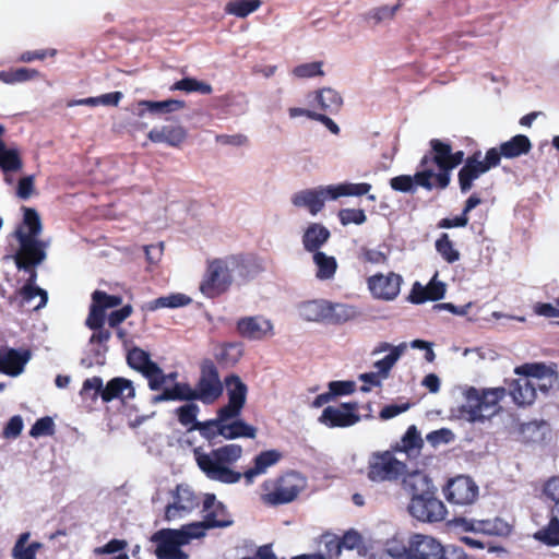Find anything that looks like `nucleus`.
<instances>
[{"label": "nucleus", "mask_w": 559, "mask_h": 559, "mask_svg": "<svg viewBox=\"0 0 559 559\" xmlns=\"http://www.w3.org/2000/svg\"><path fill=\"white\" fill-rule=\"evenodd\" d=\"M23 212V222L14 231V237L20 243L14 262L17 269H31L45 260L46 243L38 239L43 225L37 211L24 206Z\"/></svg>", "instance_id": "nucleus-1"}, {"label": "nucleus", "mask_w": 559, "mask_h": 559, "mask_svg": "<svg viewBox=\"0 0 559 559\" xmlns=\"http://www.w3.org/2000/svg\"><path fill=\"white\" fill-rule=\"evenodd\" d=\"M193 454L199 468L212 480L236 484L242 477L241 473L228 467L242 455V448L239 444H225L212 450L211 453H204L201 448H195Z\"/></svg>", "instance_id": "nucleus-2"}, {"label": "nucleus", "mask_w": 559, "mask_h": 559, "mask_svg": "<svg viewBox=\"0 0 559 559\" xmlns=\"http://www.w3.org/2000/svg\"><path fill=\"white\" fill-rule=\"evenodd\" d=\"M198 526L190 524L182 525L180 528H162L151 536V542L155 544L154 554L157 559H189V555L181 549L192 539L200 538Z\"/></svg>", "instance_id": "nucleus-3"}, {"label": "nucleus", "mask_w": 559, "mask_h": 559, "mask_svg": "<svg viewBox=\"0 0 559 559\" xmlns=\"http://www.w3.org/2000/svg\"><path fill=\"white\" fill-rule=\"evenodd\" d=\"M385 552L393 559H441L442 545L429 535L415 533L407 544L396 537L388 540Z\"/></svg>", "instance_id": "nucleus-4"}, {"label": "nucleus", "mask_w": 559, "mask_h": 559, "mask_svg": "<svg viewBox=\"0 0 559 559\" xmlns=\"http://www.w3.org/2000/svg\"><path fill=\"white\" fill-rule=\"evenodd\" d=\"M305 487L306 478L298 472L289 471L262 484L261 500L271 507L287 504L296 500Z\"/></svg>", "instance_id": "nucleus-5"}, {"label": "nucleus", "mask_w": 559, "mask_h": 559, "mask_svg": "<svg viewBox=\"0 0 559 559\" xmlns=\"http://www.w3.org/2000/svg\"><path fill=\"white\" fill-rule=\"evenodd\" d=\"M80 395L82 400L90 399L92 402H95L100 396L103 402L109 403L116 399L122 401L133 400L135 397V390L133 382L127 378H112L104 386L103 379L95 376L84 380Z\"/></svg>", "instance_id": "nucleus-6"}, {"label": "nucleus", "mask_w": 559, "mask_h": 559, "mask_svg": "<svg viewBox=\"0 0 559 559\" xmlns=\"http://www.w3.org/2000/svg\"><path fill=\"white\" fill-rule=\"evenodd\" d=\"M406 472V463L395 457L389 449L372 452L367 462L366 475L371 483H397Z\"/></svg>", "instance_id": "nucleus-7"}, {"label": "nucleus", "mask_w": 559, "mask_h": 559, "mask_svg": "<svg viewBox=\"0 0 559 559\" xmlns=\"http://www.w3.org/2000/svg\"><path fill=\"white\" fill-rule=\"evenodd\" d=\"M503 386L478 390L469 386L465 391L468 404V419L471 421L484 420L496 413L499 402L506 396Z\"/></svg>", "instance_id": "nucleus-8"}, {"label": "nucleus", "mask_w": 559, "mask_h": 559, "mask_svg": "<svg viewBox=\"0 0 559 559\" xmlns=\"http://www.w3.org/2000/svg\"><path fill=\"white\" fill-rule=\"evenodd\" d=\"M233 282L234 276L224 258H215L207 260L199 289L206 298L214 299L227 293Z\"/></svg>", "instance_id": "nucleus-9"}, {"label": "nucleus", "mask_w": 559, "mask_h": 559, "mask_svg": "<svg viewBox=\"0 0 559 559\" xmlns=\"http://www.w3.org/2000/svg\"><path fill=\"white\" fill-rule=\"evenodd\" d=\"M429 146L430 151L421 157L419 167L423 169L431 168L430 166L435 164L439 168V173L436 174L433 171V185L436 188L443 190L448 188L451 181V175L449 174V163L452 146L450 143L439 139H431Z\"/></svg>", "instance_id": "nucleus-10"}, {"label": "nucleus", "mask_w": 559, "mask_h": 559, "mask_svg": "<svg viewBox=\"0 0 559 559\" xmlns=\"http://www.w3.org/2000/svg\"><path fill=\"white\" fill-rule=\"evenodd\" d=\"M195 401L205 405L216 402L224 392L218 369L214 361L205 358L200 362V374L193 388Z\"/></svg>", "instance_id": "nucleus-11"}, {"label": "nucleus", "mask_w": 559, "mask_h": 559, "mask_svg": "<svg viewBox=\"0 0 559 559\" xmlns=\"http://www.w3.org/2000/svg\"><path fill=\"white\" fill-rule=\"evenodd\" d=\"M437 488L430 490L428 495H420L411 498L408 503L409 514L421 522H441L445 519L447 508L443 502L437 498Z\"/></svg>", "instance_id": "nucleus-12"}, {"label": "nucleus", "mask_w": 559, "mask_h": 559, "mask_svg": "<svg viewBox=\"0 0 559 559\" xmlns=\"http://www.w3.org/2000/svg\"><path fill=\"white\" fill-rule=\"evenodd\" d=\"M204 519L201 522L190 523L191 526H198L195 532L201 533L200 538L205 535L206 530L216 527H227L233 524L229 513L223 502L216 499L214 493H206L203 499Z\"/></svg>", "instance_id": "nucleus-13"}, {"label": "nucleus", "mask_w": 559, "mask_h": 559, "mask_svg": "<svg viewBox=\"0 0 559 559\" xmlns=\"http://www.w3.org/2000/svg\"><path fill=\"white\" fill-rule=\"evenodd\" d=\"M443 493L451 504L469 506L478 497V486L471 477L460 475L447 483Z\"/></svg>", "instance_id": "nucleus-14"}, {"label": "nucleus", "mask_w": 559, "mask_h": 559, "mask_svg": "<svg viewBox=\"0 0 559 559\" xmlns=\"http://www.w3.org/2000/svg\"><path fill=\"white\" fill-rule=\"evenodd\" d=\"M357 402L342 403L340 406H326L319 421L329 428H346L360 420Z\"/></svg>", "instance_id": "nucleus-15"}, {"label": "nucleus", "mask_w": 559, "mask_h": 559, "mask_svg": "<svg viewBox=\"0 0 559 559\" xmlns=\"http://www.w3.org/2000/svg\"><path fill=\"white\" fill-rule=\"evenodd\" d=\"M228 403L221 407L222 416L237 418L247 401L248 386L238 374L231 373L225 377Z\"/></svg>", "instance_id": "nucleus-16"}, {"label": "nucleus", "mask_w": 559, "mask_h": 559, "mask_svg": "<svg viewBox=\"0 0 559 559\" xmlns=\"http://www.w3.org/2000/svg\"><path fill=\"white\" fill-rule=\"evenodd\" d=\"M236 331L240 337L248 341H264L275 334L272 321L261 314L238 319Z\"/></svg>", "instance_id": "nucleus-17"}, {"label": "nucleus", "mask_w": 559, "mask_h": 559, "mask_svg": "<svg viewBox=\"0 0 559 559\" xmlns=\"http://www.w3.org/2000/svg\"><path fill=\"white\" fill-rule=\"evenodd\" d=\"M199 504V498L192 489L185 485H177L174 501L165 508L164 519L168 522L180 519L197 509Z\"/></svg>", "instance_id": "nucleus-18"}, {"label": "nucleus", "mask_w": 559, "mask_h": 559, "mask_svg": "<svg viewBox=\"0 0 559 559\" xmlns=\"http://www.w3.org/2000/svg\"><path fill=\"white\" fill-rule=\"evenodd\" d=\"M403 278L400 274L390 272L386 275L377 273L367 280L371 295L381 300H394L401 290Z\"/></svg>", "instance_id": "nucleus-19"}, {"label": "nucleus", "mask_w": 559, "mask_h": 559, "mask_svg": "<svg viewBox=\"0 0 559 559\" xmlns=\"http://www.w3.org/2000/svg\"><path fill=\"white\" fill-rule=\"evenodd\" d=\"M515 373L531 377L542 392L547 393L558 380L555 370L544 362H527L515 368Z\"/></svg>", "instance_id": "nucleus-20"}, {"label": "nucleus", "mask_w": 559, "mask_h": 559, "mask_svg": "<svg viewBox=\"0 0 559 559\" xmlns=\"http://www.w3.org/2000/svg\"><path fill=\"white\" fill-rule=\"evenodd\" d=\"M127 364L147 380L148 386L157 385L156 380L152 379V377L159 373V366L151 359L148 352L134 346L128 350Z\"/></svg>", "instance_id": "nucleus-21"}, {"label": "nucleus", "mask_w": 559, "mask_h": 559, "mask_svg": "<svg viewBox=\"0 0 559 559\" xmlns=\"http://www.w3.org/2000/svg\"><path fill=\"white\" fill-rule=\"evenodd\" d=\"M432 176V168H421V170H418L413 177L408 175L393 177L390 180V186L393 190L400 192H411L414 190L415 185L427 190H432L435 187L433 182L431 181Z\"/></svg>", "instance_id": "nucleus-22"}, {"label": "nucleus", "mask_w": 559, "mask_h": 559, "mask_svg": "<svg viewBox=\"0 0 559 559\" xmlns=\"http://www.w3.org/2000/svg\"><path fill=\"white\" fill-rule=\"evenodd\" d=\"M400 480L402 489L409 495L411 498L425 493L428 495L430 490L436 488L428 475L418 469L409 472L406 468L405 474H403Z\"/></svg>", "instance_id": "nucleus-23"}, {"label": "nucleus", "mask_w": 559, "mask_h": 559, "mask_svg": "<svg viewBox=\"0 0 559 559\" xmlns=\"http://www.w3.org/2000/svg\"><path fill=\"white\" fill-rule=\"evenodd\" d=\"M330 199L328 188L306 189L292 197V203L297 207H306L312 215L318 214Z\"/></svg>", "instance_id": "nucleus-24"}, {"label": "nucleus", "mask_w": 559, "mask_h": 559, "mask_svg": "<svg viewBox=\"0 0 559 559\" xmlns=\"http://www.w3.org/2000/svg\"><path fill=\"white\" fill-rule=\"evenodd\" d=\"M464 526L466 531L492 536H508L512 531V526L500 518L486 520H465Z\"/></svg>", "instance_id": "nucleus-25"}, {"label": "nucleus", "mask_w": 559, "mask_h": 559, "mask_svg": "<svg viewBox=\"0 0 559 559\" xmlns=\"http://www.w3.org/2000/svg\"><path fill=\"white\" fill-rule=\"evenodd\" d=\"M29 358L28 350L20 352L14 348L0 350V372L16 377L24 370Z\"/></svg>", "instance_id": "nucleus-26"}, {"label": "nucleus", "mask_w": 559, "mask_h": 559, "mask_svg": "<svg viewBox=\"0 0 559 559\" xmlns=\"http://www.w3.org/2000/svg\"><path fill=\"white\" fill-rule=\"evenodd\" d=\"M424 441L415 425L407 428L404 436L400 441L391 444V450L394 453H405L408 459H415L420 454Z\"/></svg>", "instance_id": "nucleus-27"}, {"label": "nucleus", "mask_w": 559, "mask_h": 559, "mask_svg": "<svg viewBox=\"0 0 559 559\" xmlns=\"http://www.w3.org/2000/svg\"><path fill=\"white\" fill-rule=\"evenodd\" d=\"M147 138L154 143H167L169 146L178 147L187 139V131L181 126H164L152 129Z\"/></svg>", "instance_id": "nucleus-28"}, {"label": "nucleus", "mask_w": 559, "mask_h": 559, "mask_svg": "<svg viewBox=\"0 0 559 559\" xmlns=\"http://www.w3.org/2000/svg\"><path fill=\"white\" fill-rule=\"evenodd\" d=\"M510 394L513 401L520 405H531L536 399V383L531 377L513 380L510 385Z\"/></svg>", "instance_id": "nucleus-29"}, {"label": "nucleus", "mask_w": 559, "mask_h": 559, "mask_svg": "<svg viewBox=\"0 0 559 559\" xmlns=\"http://www.w3.org/2000/svg\"><path fill=\"white\" fill-rule=\"evenodd\" d=\"M283 454L275 449L262 451L253 460V466L243 473L247 483H252L253 478L266 472V469L282 459Z\"/></svg>", "instance_id": "nucleus-30"}, {"label": "nucleus", "mask_w": 559, "mask_h": 559, "mask_svg": "<svg viewBox=\"0 0 559 559\" xmlns=\"http://www.w3.org/2000/svg\"><path fill=\"white\" fill-rule=\"evenodd\" d=\"M168 401H195L193 388L187 382H176L171 388H166L152 397L153 404Z\"/></svg>", "instance_id": "nucleus-31"}, {"label": "nucleus", "mask_w": 559, "mask_h": 559, "mask_svg": "<svg viewBox=\"0 0 559 559\" xmlns=\"http://www.w3.org/2000/svg\"><path fill=\"white\" fill-rule=\"evenodd\" d=\"M224 260L228 270H230V274L233 275L235 272L239 277L243 280H248L259 271V266L252 264L253 258L250 254H230L224 257Z\"/></svg>", "instance_id": "nucleus-32"}, {"label": "nucleus", "mask_w": 559, "mask_h": 559, "mask_svg": "<svg viewBox=\"0 0 559 559\" xmlns=\"http://www.w3.org/2000/svg\"><path fill=\"white\" fill-rule=\"evenodd\" d=\"M487 171L480 162L465 159L463 167L459 170L457 180L462 193H467L473 188L474 181Z\"/></svg>", "instance_id": "nucleus-33"}, {"label": "nucleus", "mask_w": 559, "mask_h": 559, "mask_svg": "<svg viewBox=\"0 0 559 559\" xmlns=\"http://www.w3.org/2000/svg\"><path fill=\"white\" fill-rule=\"evenodd\" d=\"M231 420H233L231 423H228V421L221 423V425H219L221 427L218 429V433L221 437H224L225 439H229V440L237 439L240 437L250 438V439L255 438V435H257L255 427L245 423L241 419H238V417L234 418Z\"/></svg>", "instance_id": "nucleus-34"}, {"label": "nucleus", "mask_w": 559, "mask_h": 559, "mask_svg": "<svg viewBox=\"0 0 559 559\" xmlns=\"http://www.w3.org/2000/svg\"><path fill=\"white\" fill-rule=\"evenodd\" d=\"M330 238L329 229L318 223H312L302 236V245L309 252H317Z\"/></svg>", "instance_id": "nucleus-35"}, {"label": "nucleus", "mask_w": 559, "mask_h": 559, "mask_svg": "<svg viewBox=\"0 0 559 559\" xmlns=\"http://www.w3.org/2000/svg\"><path fill=\"white\" fill-rule=\"evenodd\" d=\"M533 538L548 547L559 546V515L550 509L549 522L533 534Z\"/></svg>", "instance_id": "nucleus-36"}, {"label": "nucleus", "mask_w": 559, "mask_h": 559, "mask_svg": "<svg viewBox=\"0 0 559 559\" xmlns=\"http://www.w3.org/2000/svg\"><path fill=\"white\" fill-rule=\"evenodd\" d=\"M504 158H516L526 155L532 150V142L525 134H516L500 144Z\"/></svg>", "instance_id": "nucleus-37"}, {"label": "nucleus", "mask_w": 559, "mask_h": 559, "mask_svg": "<svg viewBox=\"0 0 559 559\" xmlns=\"http://www.w3.org/2000/svg\"><path fill=\"white\" fill-rule=\"evenodd\" d=\"M332 304L325 300H310L301 305L300 313L307 321L328 320Z\"/></svg>", "instance_id": "nucleus-38"}, {"label": "nucleus", "mask_w": 559, "mask_h": 559, "mask_svg": "<svg viewBox=\"0 0 559 559\" xmlns=\"http://www.w3.org/2000/svg\"><path fill=\"white\" fill-rule=\"evenodd\" d=\"M192 302V299L181 293H174L168 296H162L144 305L143 309L147 311H155L160 308H180L186 307Z\"/></svg>", "instance_id": "nucleus-39"}, {"label": "nucleus", "mask_w": 559, "mask_h": 559, "mask_svg": "<svg viewBox=\"0 0 559 559\" xmlns=\"http://www.w3.org/2000/svg\"><path fill=\"white\" fill-rule=\"evenodd\" d=\"M371 189V185L367 182L360 183H342L338 186H329L328 192L330 193V199L335 200L340 197H360L367 194Z\"/></svg>", "instance_id": "nucleus-40"}, {"label": "nucleus", "mask_w": 559, "mask_h": 559, "mask_svg": "<svg viewBox=\"0 0 559 559\" xmlns=\"http://www.w3.org/2000/svg\"><path fill=\"white\" fill-rule=\"evenodd\" d=\"M230 419V417L222 416V411L218 409L216 418L195 423L194 426L190 427V430H198L203 438L212 441L219 436L218 429L221 423L229 421Z\"/></svg>", "instance_id": "nucleus-41"}, {"label": "nucleus", "mask_w": 559, "mask_h": 559, "mask_svg": "<svg viewBox=\"0 0 559 559\" xmlns=\"http://www.w3.org/2000/svg\"><path fill=\"white\" fill-rule=\"evenodd\" d=\"M316 99L321 110L334 114L343 104L341 95L332 88H322L316 93Z\"/></svg>", "instance_id": "nucleus-42"}, {"label": "nucleus", "mask_w": 559, "mask_h": 559, "mask_svg": "<svg viewBox=\"0 0 559 559\" xmlns=\"http://www.w3.org/2000/svg\"><path fill=\"white\" fill-rule=\"evenodd\" d=\"M313 261L318 267L316 276L319 280H330L334 276L337 269V262L334 257L326 255L322 251H317L313 254Z\"/></svg>", "instance_id": "nucleus-43"}, {"label": "nucleus", "mask_w": 559, "mask_h": 559, "mask_svg": "<svg viewBox=\"0 0 559 559\" xmlns=\"http://www.w3.org/2000/svg\"><path fill=\"white\" fill-rule=\"evenodd\" d=\"M29 538V533H22L12 549V557L14 559H36V552L41 547L40 543L34 542L26 546Z\"/></svg>", "instance_id": "nucleus-44"}, {"label": "nucleus", "mask_w": 559, "mask_h": 559, "mask_svg": "<svg viewBox=\"0 0 559 559\" xmlns=\"http://www.w3.org/2000/svg\"><path fill=\"white\" fill-rule=\"evenodd\" d=\"M39 76V72L29 68H17L0 71V82L5 84H16L34 80Z\"/></svg>", "instance_id": "nucleus-45"}, {"label": "nucleus", "mask_w": 559, "mask_h": 559, "mask_svg": "<svg viewBox=\"0 0 559 559\" xmlns=\"http://www.w3.org/2000/svg\"><path fill=\"white\" fill-rule=\"evenodd\" d=\"M406 349V344L401 343L394 346L385 357L374 362V368L378 369V373L382 379H386L390 374L391 369L394 367L396 361L403 355Z\"/></svg>", "instance_id": "nucleus-46"}, {"label": "nucleus", "mask_w": 559, "mask_h": 559, "mask_svg": "<svg viewBox=\"0 0 559 559\" xmlns=\"http://www.w3.org/2000/svg\"><path fill=\"white\" fill-rule=\"evenodd\" d=\"M261 4V0H230L225 5V12L237 17H246L257 11Z\"/></svg>", "instance_id": "nucleus-47"}, {"label": "nucleus", "mask_w": 559, "mask_h": 559, "mask_svg": "<svg viewBox=\"0 0 559 559\" xmlns=\"http://www.w3.org/2000/svg\"><path fill=\"white\" fill-rule=\"evenodd\" d=\"M19 296L21 297V306L31 305L36 297H39L38 304L32 307L33 310L44 308L48 301L47 292L38 286H22Z\"/></svg>", "instance_id": "nucleus-48"}, {"label": "nucleus", "mask_w": 559, "mask_h": 559, "mask_svg": "<svg viewBox=\"0 0 559 559\" xmlns=\"http://www.w3.org/2000/svg\"><path fill=\"white\" fill-rule=\"evenodd\" d=\"M171 91H182L186 93H200L203 95H209L213 92V87L211 84L199 81L194 78H183L177 82H175L170 86Z\"/></svg>", "instance_id": "nucleus-49"}, {"label": "nucleus", "mask_w": 559, "mask_h": 559, "mask_svg": "<svg viewBox=\"0 0 559 559\" xmlns=\"http://www.w3.org/2000/svg\"><path fill=\"white\" fill-rule=\"evenodd\" d=\"M243 349L241 343H226L221 347L215 358L218 364L224 366H234L242 357Z\"/></svg>", "instance_id": "nucleus-50"}, {"label": "nucleus", "mask_w": 559, "mask_h": 559, "mask_svg": "<svg viewBox=\"0 0 559 559\" xmlns=\"http://www.w3.org/2000/svg\"><path fill=\"white\" fill-rule=\"evenodd\" d=\"M139 106L145 110H148L150 112L166 114L178 111L185 108L186 103L178 99H167L162 102L142 100L140 102Z\"/></svg>", "instance_id": "nucleus-51"}, {"label": "nucleus", "mask_w": 559, "mask_h": 559, "mask_svg": "<svg viewBox=\"0 0 559 559\" xmlns=\"http://www.w3.org/2000/svg\"><path fill=\"white\" fill-rule=\"evenodd\" d=\"M436 250L448 263H454L460 259V252L447 233L441 234L436 240Z\"/></svg>", "instance_id": "nucleus-52"}, {"label": "nucleus", "mask_w": 559, "mask_h": 559, "mask_svg": "<svg viewBox=\"0 0 559 559\" xmlns=\"http://www.w3.org/2000/svg\"><path fill=\"white\" fill-rule=\"evenodd\" d=\"M23 163L16 148H5L0 156V168L4 173L17 171L22 168Z\"/></svg>", "instance_id": "nucleus-53"}, {"label": "nucleus", "mask_w": 559, "mask_h": 559, "mask_svg": "<svg viewBox=\"0 0 559 559\" xmlns=\"http://www.w3.org/2000/svg\"><path fill=\"white\" fill-rule=\"evenodd\" d=\"M357 259L362 264L380 265L388 263V255L384 252L365 246L359 249Z\"/></svg>", "instance_id": "nucleus-54"}, {"label": "nucleus", "mask_w": 559, "mask_h": 559, "mask_svg": "<svg viewBox=\"0 0 559 559\" xmlns=\"http://www.w3.org/2000/svg\"><path fill=\"white\" fill-rule=\"evenodd\" d=\"M321 544L324 546V551L321 552L325 558L334 559L338 558V556L342 552L341 544H340V537L331 534L325 533L321 536Z\"/></svg>", "instance_id": "nucleus-55"}, {"label": "nucleus", "mask_w": 559, "mask_h": 559, "mask_svg": "<svg viewBox=\"0 0 559 559\" xmlns=\"http://www.w3.org/2000/svg\"><path fill=\"white\" fill-rule=\"evenodd\" d=\"M200 408L194 403H187L176 409L178 421L182 426H194Z\"/></svg>", "instance_id": "nucleus-56"}, {"label": "nucleus", "mask_w": 559, "mask_h": 559, "mask_svg": "<svg viewBox=\"0 0 559 559\" xmlns=\"http://www.w3.org/2000/svg\"><path fill=\"white\" fill-rule=\"evenodd\" d=\"M337 217L343 226L349 224L361 225L367 221L365 211L361 209H342L338 211Z\"/></svg>", "instance_id": "nucleus-57"}, {"label": "nucleus", "mask_w": 559, "mask_h": 559, "mask_svg": "<svg viewBox=\"0 0 559 559\" xmlns=\"http://www.w3.org/2000/svg\"><path fill=\"white\" fill-rule=\"evenodd\" d=\"M92 300L94 304L106 311L109 308L118 307L122 304V297L116 295H108L103 290H95L92 294Z\"/></svg>", "instance_id": "nucleus-58"}, {"label": "nucleus", "mask_w": 559, "mask_h": 559, "mask_svg": "<svg viewBox=\"0 0 559 559\" xmlns=\"http://www.w3.org/2000/svg\"><path fill=\"white\" fill-rule=\"evenodd\" d=\"M55 433V423L51 417L45 416L35 421L29 430V436L39 438L43 436H51Z\"/></svg>", "instance_id": "nucleus-59"}, {"label": "nucleus", "mask_w": 559, "mask_h": 559, "mask_svg": "<svg viewBox=\"0 0 559 559\" xmlns=\"http://www.w3.org/2000/svg\"><path fill=\"white\" fill-rule=\"evenodd\" d=\"M340 544L342 549L359 550L364 548V538L357 531L348 530L340 537Z\"/></svg>", "instance_id": "nucleus-60"}, {"label": "nucleus", "mask_w": 559, "mask_h": 559, "mask_svg": "<svg viewBox=\"0 0 559 559\" xmlns=\"http://www.w3.org/2000/svg\"><path fill=\"white\" fill-rule=\"evenodd\" d=\"M354 316V309L349 306L342 304H332L331 314L328 317V321L332 323H343L349 320Z\"/></svg>", "instance_id": "nucleus-61"}, {"label": "nucleus", "mask_w": 559, "mask_h": 559, "mask_svg": "<svg viewBox=\"0 0 559 559\" xmlns=\"http://www.w3.org/2000/svg\"><path fill=\"white\" fill-rule=\"evenodd\" d=\"M293 73L297 78H313L317 75H323L322 62L316 61L297 66L293 70Z\"/></svg>", "instance_id": "nucleus-62"}, {"label": "nucleus", "mask_w": 559, "mask_h": 559, "mask_svg": "<svg viewBox=\"0 0 559 559\" xmlns=\"http://www.w3.org/2000/svg\"><path fill=\"white\" fill-rule=\"evenodd\" d=\"M105 319V311L102 308H98L96 304L92 302L87 319L85 321L86 326L91 330L99 329L104 326Z\"/></svg>", "instance_id": "nucleus-63"}, {"label": "nucleus", "mask_w": 559, "mask_h": 559, "mask_svg": "<svg viewBox=\"0 0 559 559\" xmlns=\"http://www.w3.org/2000/svg\"><path fill=\"white\" fill-rule=\"evenodd\" d=\"M544 492L555 502L551 510H555V513L559 515V476L552 477L546 483Z\"/></svg>", "instance_id": "nucleus-64"}]
</instances>
